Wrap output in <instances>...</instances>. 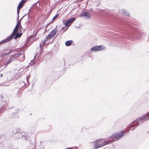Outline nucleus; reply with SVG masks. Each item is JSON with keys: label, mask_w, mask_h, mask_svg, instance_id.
<instances>
[{"label": "nucleus", "mask_w": 149, "mask_h": 149, "mask_svg": "<svg viewBox=\"0 0 149 149\" xmlns=\"http://www.w3.org/2000/svg\"><path fill=\"white\" fill-rule=\"evenodd\" d=\"M144 122L142 117H140L136 119L135 120L133 121L127 126V132H128L132 128L131 130H133L138 125L141 124Z\"/></svg>", "instance_id": "nucleus-1"}, {"label": "nucleus", "mask_w": 149, "mask_h": 149, "mask_svg": "<svg viewBox=\"0 0 149 149\" xmlns=\"http://www.w3.org/2000/svg\"><path fill=\"white\" fill-rule=\"evenodd\" d=\"M20 58L19 61H23L25 58L24 55V54L21 53H18L11 55L8 61L6 63V65L10 63V62L12 61H14L15 59L17 58Z\"/></svg>", "instance_id": "nucleus-2"}, {"label": "nucleus", "mask_w": 149, "mask_h": 149, "mask_svg": "<svg viewBox=\"0 0 149 149\" xmlns=\"http://www.w3.org/2000/svg\"><path fill=\"white\" fill-rule=\"evenodd\" d=\"M124 132H122L119 133H116L113 134L111 136L108 138L109 143H110L119 139L122 137L124 134Z\"/></svg>", "instance_id": "nucleus-3"}, {"label": "nucleus", "mask_w": 149, "mask_h": 149, "mask_svg": "<svg viewBox=\"0 0 149 149\" xmlns=\"http://www.w3.org/2000/svg\"><path fill=\"white\" fill-rule=\"evenodd\" d=\"M92 143L95 144L94 147L95 149H97L106 145L110 144L108 140L105 141L104 139H99L94 142H92Z\"/></svg>", "instance_id": "nucleus-4"}, {"label": "nucleus", "mask_w": 149, "mask_h": 149, "mask_svg": "<svg viewBox=\"0 0 149 149\" xmlns=\"http://www.w3.org/2000/svg\"><path fill=\"white\" fill-rule=\"evenodd\" d=\"M17 30V29L15 28L13 33L9 37L7 38L5 40H3L0 42V45L2 44L5 43L11 40L16 34Z\"/></svg>", "instance_id": "nucleus-5"}, {"label": "nucleus", "mask_w": 149, "mask_h": 149, "mask_svg": "<svg viewBox=\"0 0 149 149\" xmlns=\"http://www.w3.org/2000/svg\"><path fill=\"white\" fill-rule=\"evenodd\" d=\"M75 20V18L72 17L69 19L67 21H63V24L65 25V26L69 27L72 24V23Z\"/></svg>", "instance_id": "nucleus-6"}, {"label": "nucleus", "mask_w": 149, "mask_h": 149, "mask_svg": "<svg viewBox=\"0 0 149 149\" xmlns=\"http://www.w3.org/2000/svg\"><path fill=\"white\" fill-rule=\"evenodd\" d=\"M104 46L102 45L96 46L92 48L90 50V51H91L93 52H97L100 50H102L104 49Z\"/></svg>", "instance_id": "nucleus-7"}, {"label": "nucleus", "mask_w": 149, "mask_h": 149, "mask_svg": "<svg viewBox=\"0 0 149 149\" xmlns=\"http://www.w3.org/2000/svg\"><path fill=\"white\" fill-rule=\"evenodd\" d=\"M80 16L81 17H83L85 19H89L91 17V15L88 12H84L80 14Z\"/></svg>", "instance_id": "nucleus-8"}, {"label": "nucleus", "mask_w": 149, "mask_h": 149, "mask_svg": "<svg viewBox=\"0 0 149 149\" xmlns=\"http://www.w3.org/2000/svg\"><path fill=\"white\" fill-rule=\"evenodd\" d=\"M10 52V50L8 49L3 50L1 53L0 54V58L1 57L2 58L3 57V58L4 56L9 54Z\"/></svg>", "instance_id": "nucleus-9"}, {"label": "nucleus", "mask_w": 149, "mask_h": 149, "mask_svg": "<svg viewBox=\"0 0 149 149\" xmlns=\"http://www.w3.org/2000/svg\"><path fill=\"white\" fill-rule=\"evenodd\" d=\"M56 31L57 30L56 29H54L52 30V31L49 33L47 36L48 38H49V39H51L53 38L55 35Z\"/></svg>", "instance_id": "nucleus-10"}, {"label": "nucleus", "mask_w": 149, "mask_h": 149, "mask_svg": "<svg viewBox=\"0 0 149 149\" xmlns=\"http://www.w3.org/2000/svg\"><path fill=\"white\" fill-rule=\"evenodd\" d=\"M141 117L144 122L147 121L149 118V113H147L146 114L144 115Z\"/></svg>", "instance_id": "nucleus-11"}, {"label": "nucleus", "mask_w": 149, "mask_h": 149, "mask_svg": "<svg viewBox=\"0 0 149 149\" xmlns=\"http://www.w3.org/2000/svg\"><path fill=\"white\" fill-rule=\"evenodd\" d=\"M26 2V1L24 0H22L19 3L18 7V9L21 8L23 6L24 4Z\"/></svg>", "instance_id": "nucleus-12"}, {"label": "nucleus", "mask_w": 149, "mask_h": 149, "mask_svg": "<svg viewBox=\"0 0 149 149\" xmlns=\"http://www.w3.org/2000/svg\"><path fill=\"white\" fill-rule=\"evenodd\" d=\"M15 28H16L17 29L19 28V29L20 30H21V29H23V28H22L20 25V22H19V21H18L17 24V25L16 26Z\"/></svg>", "instance_id": "nucleus-13"}, {"label": "nucleus", "mask_w": 149, "mask_h": 149, "mask_svg": "<svg viewBox=\"0 0 149 149\" xmlns=\"http://www.w3.org/2000/svg\"><path fill=\"white\" fill-rule=\"evenodd\" d=\"M121 12L123 14H124L125 15L129 16L130 14L126 10H125L123 9H122L121 10Z\"/></svg>", "instance_id": "nucleus-14"}, {"label": "nucleus", "mask_w": 149, "mask_h": 149, "mask_svg": "<svg viewBox=\"0 0 149 149\" xmlns=\"http://www.w3.org/2000/svg\"><path fill=\"white\" fill-rule=\"evenodd\" d=\"M72 43V40L67 41L65 42V44L66 46H70Z\"/></svg>", "instance_id": "nucleus-15"}, {"label": "nucleus", "mask_w": 149, "mask_h": 149, "mask_svg": "<svg viewBox=\"0 0 149 149\" xmlns=\"http://www.w3.org/2000/svg\"><path fill=\"white\" fill-rule=\"evenodd\" d=\"M22 33H17L15 36L14 38L15 39H16L17 38L21 37Z\"/></svg>", "instance_id": "nucleus-16"}, {"label": "nucleus", "mask_w": 149, "mask_h": 149, "mask_svg": "<svg viewBox=\"0 0 149 149\" xmlns=\"http://www.w3.org/2000/svg\"><path fill=\"white\" fill-rule=\"evenodd\" d=\"M59 16L58 14H57L56 15H55L54 17L52 19V20H54L56 19V18L58 17Z\"/></svg>", "instance_id": "nucleus-17"}, {"label": "nucleus", "mask_w": 149, "mask_h": 149, "mask_svg": "<svg viewBox=\"0 0 149 149\" xmlns=\"http://www.w3.org/2000/svg\"><path fill=\"white\" fill-rule=\"evenodd\" d=\"M49 39V38H48V36H47V38H46L45 40H44L45 41V42L47 41L48 39Z\"/></svg>", "instance_id": "nucleus-18"}, {"label": "nucleus", "mask_w": 149, "mask_h": 149, "mask_svg": "<svg viewBox=\"0 0 149 149\" xmlns=\"http://www.w3.org/2000/svg\"><path fill=\"white\" fill-rule=\"evenodd\" d=\"M20 9V8H18V7H17V13L18 15L19 13V11Z\"/></svg>", "instance_id": "nucleus-19"}, {"label": "nucleus", "mask_w": 149, "mask_h": 149, "mask_svg": "<svg viewBox=\"0 0 149 149\" xmlns=\"http://www.w3.org/2000/svg\"><path fill=\"white\" fill-rule=\"evenodd\" d=\"M45 42H46L44 40L43 41V42H42V45H45Z\"/></svg>", "instance_id": "nucleus-20"}, {"label": "nucleus", "mask_w": 149, "mask_h": 149, "mask_svg": "<svg viewBox=\"0 0 149 149\" xmlns=\"http://www.w3.org/2000/svg\"><path fill=\"white\" fill-rule=\"evenodd\" d=\"M25 16V15L23 17H22L19 20V22H21V21L22 20V19Z\"/></svg>", "instance_id": "nucleus-21"}, {"label": "nucleus", "mask_w": 149, "mask_h": 149, "mask_svg": "<svg viewBox=\"0 0 149 149\" xmlns=\"http://www.w3.org/2000/svg\"><path fill=\"white\" fill-rule=\"evenodd\" d=\"M131 35L133 36H134V35H133L132 34V33H130V34H129V35H130H130Z\"/></svg>", "instance_id": "nucleus-22"}, {"label": "nucleus", "mask_w": 149, "mask_h": 149, "mask_svg": "<svg viewBox=\"0 0 149 149\" xmlns=\"http://www.w3.org/2000/svg\"><path fill=\"white\" fill-rule=\"evenodd\" d=\"M42 46V44H40V48H41Z\"/></svg>", "instance_id": "nucleus-23"}, {"label": "nucleus", "mask_w": 149, "mask_h": 149, "mask_svg": "<svg viewBox=\"0 0 149 149\" xmlns=\"http://www.w3.org/2000/svg\"><path fill=\"white\" fill-rule=\"evenodd\" d=\"M2 74H1V77H2Z\"/></svg>", "instance_id": "nucleus-24"}]
</instances>
